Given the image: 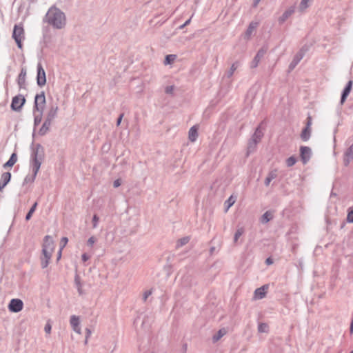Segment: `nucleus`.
Instances as JSON below:
<instances>
[{
    "label": "nucleus",
    "instance_id": "obj_18",
    "mask_svg": "<svg viewBox=\"0 0 353 353\" xmlns=\"http://www.w3.org/2000/svg\"><path fill=\"white\" fill-rule=\"evenodd\" d=\"M353 159V144L345 151L344 154L343 161L345 165H347Z\"/></svg>",
    "mask_w": 353,
    "mask_h": 353
},
{
    "label": "nucleus",
    "instance_id": "obj_3",
    "mask_svg": "<svg viewBox=\"0 0 353 353\" xmlns=\"http://www.w3.org/2000/svg\"><path fill=\"white\" fill-rule=\"evenodd\" d=\"M43 157V148L41 147L40 145H37L36 148L34 149L31 156V168L32 171V172H34V174H37L40 169Z\"/></svg>",
    "mask_w": 353,
    "mask_h": 353
},
{
    "label": "nucleus",
    "instance_id": "obj_52",
    "mask_svg": "<svg viewBox=\"0 0 353 353\" xmlns=\"http://www.w3.org/2000/svg\"><path fill=\"white\" fill-rule=\"evenodd\" d=\"M90 258V256L88 255V254L86 253H83L81 256V259L83 262H85L87 261L88 260H89Z\"/></svg>",
    "mask_w": 353,
    "mask_h": 353
},
{
    "label": "nucleus",
    "instance_id": "obj_31",
    "mask_svg": "<svg viewBox=\"0 0 353 353\" xmlns=\"http://www.w3.org/2000/svg\"><path fill=\"white\" fill-rule=\"evenodd\" d=\"M245 230L243 227L238 228L236 231L234 233V242L236 243L238 242L239 239L243 235Z\"/></svg>",
    "mask_w": 353,
    "mask_h": 353
},
{
    "label": "nucleus",
    "instance_id": "obj_6",
    "mask_svg": "<svg viewBox=\"0 0 353 353\" xmlns=\"http://www.w3.org/2000/svg\"><path fill=\"white\" fill-rule=\"evenodd\" d=\"M26 102L25 97L19 94L13 97L11 103V108L14 111H19Z\"/></svg>",
    "mask_w": 353,
    "mask_h": 353
},
{
    "label": "nucleus",
    "instance_id": "obj_58",
    "mask_svg": "<svg viewBox=\"0 0 353 353\" xmlns=\"http://www.w3.org/2000/svg\"><path fill=\"white\" fill-rule=\"evenodd\" d=\"M62 250L63 249H61L59 250V252H58V256H57V260H59L61 256V252H62Z\"/></svg>",
    "mask_w": 353,
    "mask_h": 353
},
{
    "label": "nucleus",
    "instance_id": "obj_60",
    "mask_svg": "<svg viewBox=\"0 0 353 353\" xmlns=\"http://www.w3.org/2000/svg\"><path fill=\"white\" fill-rule=\"evenodd\" d=\"M257 90V88H252L250 90V92H252L254 91H256Z\"/></svg>",
    "mask_w": 353,
    "mask_h": 353
},
{
    "label": "nucleus",
    "instance_id": "obj_17",
    "mask_svg": "<svg viewBox=\"0 0 353 353\" xmlns=\"http://www.w3.org/2000/svg\"><path fill=\"white\" fill-rule=\"evenodd\" d=\"M352 83H353V81L352 80H350L345 89L343 90V92L342 93V95H341V103L343 104L345 101L346 100V98L349 95L351 90H352Z\"/></svg>",
    "mask_w": 353,
    "mask_h": 353
},
{
    "label": "nucleus",
    "instance_id": "obj_24",
    "mask_svg": "<svg viewBox=\"0 0 353 353\" xmlns=\"http://www.w3.org/2000/svg\"><path fill=\"white\" fill-rule=\"evenodd\" d=\"M311 0H301L298 8L300 12H304L310 5Z\"/></svg>",
    "mask_w": 353,
    "mask_h": 353
},
{
    "label": "nucleus",
    "instance_id": "obj_23",
    "mask_svg": "<svg viewBox=\"0 0 353 353\" xmlns=\"http://www.w3.org/2000/svg\"><path fill=\"white\" fill-rule=\"evenodd\" d=\"M303 52L301 51L294 56L292 61L290 65V68L291 69L294 68L299 63V62L303 59Z\"/></svg>",
    "mask_w": 353,
    "mask_h": 353
},
{
    "label": "nucleus",
    "instance_id": "obj_48",
    "mask_svg": "<svg viewBox=\"0 0 353 353\" xmlns=\"http://www.w3.org/2000/svg\"><path fill=\"white\" fill-rule=\"evenodd\" d=\"M253 146H254L253 141L250 140L248 143V153L252 152L255 150V149H253Z\"/></svg>",
    "mask_w": 353,
    "mask_h": 353
},
{
    "label": "nucleus",
    "instance_id": "obj_33",
    "mask_svg": "<svg viewBox=\"0 0 353 353\" xmlns=\"http://www.w3.org/2000/svg\"><path fill=\"white\" fill-rule=\"evenodd\" d=\"M258 331L260 333H268L269 331V326L264 323H260L258 325Z\"/></svg>",
    "mask_w": 353,
    "mask_h": 353
},
{
    "label": "nucleus",
    "instance_id": "obj_51",
    "mask_svg": "<svg viewBox=\"0 0 353 353\" xmlns=\"http://www.w3.org/2000/svg\"><path fill=\"white\" fill-rule=\"evenodd\" d=\"M174 86L173 85H168L165 88V92L167 93V94H172L173 93V91H174Z\"/></svg>",
    "mask_w": 353,
    "mask_h": 353
},
{
    "label": "nucleus",
    "instance_id": "obj_15",
    "mask_svg": "<svg viewBox=\"0 0 353 353\" xmlns=\"http://www.w3.org/2000/svg\"><path fill=\"white\" fill-rule=\"evenodd\" d=\"M26 70L25 69H21V72L19 73L17 78V83L19 87V89H25L26 88Z\"/></svg>",
    "mask_w": 353,
    "mask_h": 353
},
{
    "label": "nucleus",
    "instance_id": "obj_28",
    "mask_svg": "<svg viewBox=\"0 0 353 353\" xmlns=\"http://www.w3.org/2000/svg\"><path fill=\"white\" fill-rule=\"evenodd\" d=\"M34 114V125H39L42 120L43 112H33Z\"/></svg>",
    "mask_w": 353,
    "mask_h": 353
},
{
    "label": "nucleus",
    "instance_id": "obj_63",
    "mask_svg": "<svg viewBox=\"0 0 353 353\" xmlns=\"http://www.w3.org/2000/svg\"><path fill=\"white\" fill-rule=\"evenodd\" d=\"M350 353H353V350Z\"/></svg>",
    "mask_w": 353,
    "mask_h": 353
},
{
    "label": "nucleus",
    "instance_id": "obj_44",
    "mask_svg": "<svg viewBox=\"0 0 353 353\" xmlns=\"http://www.w3.org/2000/svg\"><path fill=\"white\" fill-rule=\"evenodd\" d=\"M68 239L67 237H63L61 239V243H60V248L61 249H63V248L66 245V244L68 243Z\"/></svg>",
    "mask_w": 353,
    "mask_h": 353
},
{
    "label": "nucleus",
    "instance_id": "obj_38",
    "mask_svg": "<svg viewBox=\"0 0 353 353\" xmlns=\"http://www.w3.org/2000/svg\"><path fill=\"white\" fill-rule=\"evenodd\" d=\"M189 240H190V238L188 236L182 238L177 241L176 246L181 247V246L185 245L186 243H188Z\"/></svg>",
    "mask_w": 353,
    "mask_h": 353
},
{
    "label": "nucleus",
    "instance_id": "obj_41",
    "mask_svg": "<svg viewBox=\"0 0 353 353\" xmlns=\"http://www.w3.org/2000/svg\"><path fill=\"white\" fill-rule=\"evenodd\" d=\"M261 61V59L257 57L256 56H255L253 59V60L252 61L251 63H250V67L252 68H255L258 66L259 62Z\"/></svg>",
    "mask_w": 353,
    "mask_h": 353
},
{
    "label": "nucleus",
    "instance_id": "obj_43",
    "mask_svg": "<svg viewBox=\"0 0 353 353\" xmlns=\"http://www.w3.org/2000/svg\"><path fill=\"white\" fill-rule=\"evenodd\" d=\"M99 221V217L97 214H94L93 216L92 220L93 228H97L98 227Z\"/></svg>",
    "mask_w": 353,
    "mask_h": 353
},
{
    "label": "nucleus",
    "instance_id": "obj_34",
    "mask_svg": "<svg viewBox=\"0 0 353 353\" xmlns=\"http://www.w3.org/2000/svg\"><path fill=\"white\" fill-rule=\"evenodd\" d=\"M276 177V173L275 171H272L271 172L269 173L268 176L266 177L265 180V185H269L271 181L273 180L274 179H275Z\"/></svg>",
    "mask_w": 353,
    "mask_h": 353
},
{
    "label": "nucleus",
    "instance_id": "obj_62",
    "mask_svg": "<svg viewBox=\"0 0 353 353\" xmlns=\"http://www.w3.org/2000/svg\"><path fill=\"white\" fill-rule=\"evenodd\" d=\"M88 339H87V338L85 337V342H84V343H85V344H87V343H88Z\"/></svg>",
    "mask_w": 353,
    "mask_h": 353
},
{
    "label": "nucleus",
    "instance_id": "obj_32",
    "mask_svg": "<svg viewBox=\"0 0 353 353\" xmlns=\"http://www.w3.org/2000/svg\"><path fill=\"white\" fill-rule=\"evenodd\" d=\"M272 219V214L267 211L265 212L263 216H261V221L263 223H267L268 221H270Z\"/></svg>",
    "mask_w": 353,
    "mask_h": 353
},
{
    "label": "nucleus",
    "instance_id": "obj_29",
    "mask_svg": "<svg viewBox=\"0 0 353 353\" xmlns=\"http://www.w3.org/2000/svg\"><path fill=\"white\" fill-rule=\"evenodd\" d=\"M51 124V123L44 121L41 128L39 129V133L41 135L46 134L49 131Z\"/></svg>",
    "mask_w": 353,
    "mask_h": 353
},
{
    "label": "nucleus",
    "instance_id": "obj_61",
    "mask_svg": "<svg viewBox=\"0 0 353 353\" xmlns=\"http://www.w3.org/2000/svg\"><path fill=\"white\" fill-rule=\"evenodd\" d=\"M215 250V248L214 247H212L210 248V253H213V252Z\"/></svg>",
    "mask_w": 353,
    "mask_h": 353
},
{
    "label": "nucleus",
    "instance_id": "obj_2",
    "mask_svg": "<svg viewBox=\"0 0 353 353\" xmlns=\"http://www.w3.org/2000/svg\"><path fill=\"white\" fill-rule=\"evenodd\" d=\"M54 250V243L52 238L49 235L46 236L42 245L43 256L41 258V265L42 268L48 267Z\"/></svg>",
    "mask_w": 353,
    "mask_h": 353
},
{
    "label": "nucleus",
    "instance_id": "obj_45",
    "mask_svg": "<svg viewBox=\"0 0 353 353\" xmlns=\"http://www.w3.org/2000/svg\"><path fill=\"white\" fill-rule=\"evenodd\" d=\"M266 52V50L265 49H260L258 52L256 53V56L259 58H260L261 59L263 58V57L264 56V54H265Z\"/></svg>",
    "mask_w": 353,
    "mask_h": 353
},
{
    "label": "nucleus",
    "instance_id": "obj_40",
    "mask_svg": "<svg viewBox=\"0 0 353 353\" xmlns=\"http://www.w3.org/2000/svg\"><path fill=\"white\" fill-rule=\"evenodd\" d=\"M97 241V239L95 236H90L87 241V245L92 248L94 244Z\"/></svg>",
    "mask_w": 353,
    "mask_h": 353
},
{
    "label": "nucleus",
    "instance_id": "obj_1",
    "mask_svg": "<svg viewBox=\"0 0 353 353\" xmlns=\"http://www.w3.org/2000/svg\"><path fill=\"white\" fill-rule=\"evenodd\" d=\"M44 21L57 30L63 29L66 26V17L64 12L54 6L48 10L45 16Z\"/></svg>",
    "mask_w": 353,
    "mask_h": 353
},
{
    "label": "nucleus",
    "instance_id": "obj_14",
    "mask_svg": "<svg viewBox=\"0 0 353 353\" xmlns=\"http://www.w3.org/2000/svg\"><path fill=\"white\" fill-rule=\"evenodd\" d=\"M268 287L267 285H263L255 290L254 292V299H262L265 296Z\"/></svg>",
    "mask_w": 353,
    "mask_h": 353
},
{
    "label": "nucleus",
    "instance_id": "obj_50",
    "mask_svg": "<svg viewBox=\"0 0 353 353\" xmlns=\"http://www.w3.org/2000/svg\"><path fill=\"white\" fill-rule=\"evenodd\" d=\"M312 117L311 116H308L307 117V121H306V125L305 127H308L310 128H312Z\"/></svg>",
    "mask_w": 353,
    "mask_h": 353
},
{
    "label": "nucleus",
    "instance_id": "obj_27",
    "mask_svg": "<svg viewBox=\"0 0 353 353\" xmlns=\"http://www.w3.org/2000/svg\"><path fill=\"white\" fill-rule=\"evenodd\" d=\"M74 285L77 289L79 294L80 295L82 294H83V289H82L83 285L81 282L80 276L78 274H76L74 276Z\"/></svg>",
    "mask_w": 353,
    "mask_h": 353
},
{
    "label": "nucleus",
    "instance_id": "obj_54",
    "mask_svg": "<svg viewBox=\"0 0 353 353\" xmlns=\"http://www.w3.org/2000/svg\"><path fill=\"white\" fill-rule=\"evenodd\" d=\"M191 21V18H190L188 20H187L183 25L180 26L179 29H183L184 27L190 24Z\"/></svg>",
    "mask_w": 353,
    "mask_h": 353
},
{
    "label": "nucleus",
    "instance_id": "obj_37",
    "mask_svg": "<svg viewBox=\"0 0 353 353\" xmlns=\"http://www.w3.org/2000/svg\"><path fill=\"white\" fill-rule=\"evenodd\" d=\"M176 59V56L175 54H168L165 57L164 64L168 65L172 63Z\"/></svg>",
    "mask_w": 353,
    "mask_h": 353
},
{
    "label": "nucleus",
    "instance_id": "obj_10",
    "mask_svg": "<svg viewBox=\"0 0 353 353\" xmlns=\"http://www.w3.org/2000/svg\"><path fill=\"white\" fill-rule=\"evenodd\" d=\"M300 156L303 164H306L311 158L312 150L309 147L301 146L300 148Z\"/></svg>",
    "mask_w": 353,
    "mask_h": 353
},
{
    "label": "nucleus",
    "instance_id": "obj_25",
    "mask_svg": "<svg viewBox=\"0 0 353 353\" xmlns=\"http://www.w3.org/2000/svg\"><path fill=\"white\" fill-rule=\"evenodd\" d=\"M227 333V330L225 328L220 329L212 337V341L214 342L218 341L221 339L224 335Z\"/></svg>",
    "mask_w": 353,
    "mask_h": 353
},
{
    "label": "nucleus",
    "instance_id": "obj_53",
    "mask_svg": "<svg viewBox=\"0 0 353 353\" xmlns=\"http://www.w3.org/2000/svg\"><path fill=\"white\" fill-rule=\"evenodd\" d=\"M85 337L87 339H89L92 334L91 330L90 328H85Z\"/></svg>",
    "mask_w": 353,
    "mask_h": 353
},
{
    "label": "nucleus",
    "instance_id": "obj_4",
    "mask_svg": "<svg viewBox=\"0 0 353 353\" xmlns=\"http://www.w3.org/2000/svg\"><path fill=\"white\" fill-rule=\"evenodd\" d=\"M19 49L23 48V41L25 40V30L21 24H17L14 26L12 35Z\"/></svg>",
    "mask_w": 353,
    "mask_h": 353
},
{
    "label": "nucleus",
    "instance_id": "obj_11",
    "mask_svg": "<svg viewBox=\"0 0 353 353\" xmlns=\"http://www.w3.org/2000/svg\"><path fill=\"white\" fill-rule=\"evenodd\" d=\"M70 323L74 332L79 334H81L80 319L78 316L72 315L70 319Z\"/></svg>",
    "mask_w": 353,
    "mask_h": 353
},
{
    "label": "nucleus",
    "instance_id": "obj_16",
    "mask_svg": "<svg viewBox=\"0 0 353 353\" xmlns=\"http://www.w3.org/2000/svg\"><path fill=\"white\" fill-rule=\"evenodd\" d=\"M352 83H353V81L352 80H350L345 89L343 90V92L342 93V95H341V103L343 104L345 101L346 100V98L349 95L351 90H352Z\"/></svg>",
    "mask_w": 353,
    "mask_h": 353
},
{
    "label": "nucleus",
    "instance_id": "obj_5",
    "mask_svg": "<svg viewBox=\"0 0 353 353\" xmlns=\"http://www.w3.org/2000/svg\"><path fill=\"white\" fill-rule=\"evenodd\" d=\"M46 97L43 92L37 94L34 98L33 112H43L46 105Z\"/></svg>",
    "mask_w": 353,
    "mask_h": 353
},
{
    "label": "nucleus",
    "instance_id": "obj_8",
    "mask_svg": "<svg viewBox=\"0 0 353 353\" xmlns=\"http://www.w3.org/2000/svg\"><path fill=\"white\" fill-rule=\"evenodd\" d=\"M37 81L38 85L41 87L43 86L46 83V72L41 63H38L37 65Z\"/></svg>",
    "mask_w": 353,
    "mask_h": 353
},
{
    "label": "nucleus",
    "instance_id": "obj_42",
    "mask_svg": "<svg viewBox=\"0 0 353 353\" xmlns=\"http://www.w3.org/2000/svg\"><path fill=\"white\" fill-rule=\"evenodd\" d=\"M296 162V159L294 157H290L287 159L286 160V164L288 167H291L294 165Z\"/></svg>",
    "mask_w": 353,
    "mask_h": 353
},
{
    "label": "nucleus",
    "instance_id": "obj_55",
    "mask_svg": "<svg viewBox=\"0 0 353 353\" xmlns=\"http://www.w3.org/2000/svg\"><path fill=\"white\" fill-rule=\"evenodd\" d=\"M121 181L119 179L115 180L113 183V185L114 188H118L119 186L121 185Z\"/></svg>",
    "mask_w": 353,
    "mask_h": 353
},
{
    "label": "nucleus",
    "instance_id": "obj_39",
    "mask_svg": "<svg viewBox=\"0 0 353 353\" xmlns=\"http://www.w3.org/2000/svg\"><path fill=\"white\" fill-rule=\"evenodd\" d=\"M36 176L37 174H34V172H32V174L31 175L26 176L24 179V183H32L34 181Z\"/></svg>",
    "mask_w": 353,
    "mask_h": 353
},
{
    "label": "nucleus",
    "instance_id": "obj_49",
    "mask_svg": "<svg viewBox=\"0 0 353 353\" xmlns=\"http://www.w3.org/2000/svg\"><path fill=\"white\" fill-rule=\"evenodd\" d=\"M51 329H52L51 324L49 322H48L46 324L45 327H44V330H45L46 333L50 334L51 332Z\"/></svg>",
    "mask_w": 353,
    "mask_h": 353
},
{
    "label": "nucleus",
    "instance_id": "obj_21",
    "mask_svg": "<svg viewBox=\"0 0 353 353\" xmlns=\"http://www.w3.org/2000/svg\"><path fill=\"white\" fill-rule=\"evenodd\" d=\"M198 137V128L194 125L190 128L188 132V139L191 142H194Z\"/></svg>",
    "mask_w": 353,
    "mask_h": 353
},
{
    "label": "nucleus",
    "instance_id": "obj_56",
    "mask_svg": "<svg viewBox=\"0 0 353 353\" xmlns=\"http://www.w3.org/2000/svg\"><path fill=\"white\" fill-rule=\"evenodd\" d=\"M123 114H121L119 117V118H118V119H117V125H119L121 124V121H122V118H123Z\"/></svg>",
    "mask_w": 353,
    "mask_h": 353
},
{
    "label": "nucleus",
    "instance_id": "obj_19",
    "mask_svg": "<svg viewBox=\"0 0 353 353\" xmlns=\"http://www.w3.org/2000/svg\"><path fill=\"white\" fill-rule=\"evenodd\" d=\"M263 134L259 128H256L255 132L254 133L251 140L253 141V149L256 148V144L260 142Z\"/></svg>",
    "mask_w": 353,
    "mask_h": 353
},
{
    "label": "nucleus",
    "instance_id": "obj_20",
    "mask_svg": "<svg viewBox=\"0 0 353 353\" xmlns=\"http://www.w3.org/2000/svg\"><path fill=\"white\" fill-rule=\"evenodd\" d=\"M258 26V23L257 22H251L246 30V32H245V39H250V38L251 37L252 33L255 31V30L256 29Z\"/></svg>",
    "mask_w": 353,
    "mask_h": 353
},
{
    "label": "nucleus",
    "instance_id": "obj_30",
    "mask_svg": "<svg viewBox=\"0 0 353 353\" xmlns=\"http://www.w3.org/2000/svg\"><path fill=\"white\" fill-rule=\"evenodd\" d=\"M17 161V157L15 153L12 154L9 160L3 165V168L12 167Z\"/></svg>",
    "mask_w": 353,
    "mask_h": 353
},
{
    "label": "nucleus",
    "instance_id": "obj_59",
    "mask_svg": "<svg viewBox=\"0 0 353 353\" xmlns=\"http://www.w3.org/2000/svg\"><path fill=\"white\" fill-rule=\"evenodd\" d=\"M261 0H254V6H256Z\"/></svg>",
    "mask_w": 353,
    "mask_h": 353
},
{
    "label": "nucleus",
    "instance_id": "obj_22",
    "mask_svg": "<svg viewBox=\"0 0 353 353\" xmlns=\"http://www.w3.org/2000/svg\"><path fill=\"white\" fill-rule=\"evenodd\" d=\"M312 133V128H310L308 127H305L301 133V138L303 141H307L310 137Z\"/></svg>",
    "mask_w": 353,
    "mask_h": 353
},
{
    "label": "nucleus",
    "instance_id": "obj_36",
    "mask_svg": "<svg viewBox=\"0 0 353 353\" xmlns=\"http://www.w3.org/2000/svg\"><path fill=\"white\" fill-rule=\"evenodd\" d=\"M37 202H35L32 206L31 207V208L30 209L29 212H28V214H26V221H29L32 216V214L35 212L36 209H37Z\"/></svg>",
    "mask_w": 353,
    "mask_h": 353
},
{
    "label": "nucleus",
    "instance_id": "obj_35",
    "mask_svg": "<svg viewBox=\"0 0 353 353\" xmlns=\"http://www.w3.org/2000/svg\"><path fill=\"white\" fill-rule=\"evenodd\" d=\"M236 199L233 196H230L228 200L225 202V205L226 206L225 211L227 212L230 207H232L235 203Z\"/></svg>",
    "mask_w": 353,
    "mask_h": 353
},
{
    "label": "nucleus",
    "instance_id": "obj_13",
    "mask_svg": "<svg viewBox=\"0 0 353 353\" xmlns=\"http://www.w3.org/2000/svg\"><path fill=\"white\" fill-rule=\"evenodd\" d=\"M11 179V174L10 172H3L0 179V192H2L4 188L7 185V184L10 182Z\"/></svg>",
    "mask_w": 353,
    "mask_h": 353
},
{
    "label": "nucleus",
    "instance_id": "obj_57",
    "mask_svg": "<svg viewBox=\"0 0 353 353\" xmlns=\"http://www.w3.org/2000/svg\"><path fill=\"white\" fill-rule=\"evenodd\" d=\"M266 264L271 265L273 263V261L271 258H268L265 261Z\"/></svg>",
    "mask_w": 353,
    "mask_h": 353
},
{
    "label": "nucleus",
    "instance_id": "obj_9",
    "mask_svg": "<svg viewBox=\"0 0 353 353\" xmlns=\"http://www.w3.org/2000/svg\"><path fill=\"white\" fill-rule=\"evenodd\" d=\"M295 6L288 7L278 18L279 24H283L295 12Z\"/></svg>",
    "mask_w": 353,
    "mask_h": 353
},
{
    "label": "nucleus",
    "instance_id": "obj_47",
    "mask_svg": "<svg viewBox=\"0 0 353 353\" xmlns=\"http://www.w3.org/2000/svg\"><path fill=\"white\" fill-rule=\"evenodd\" d=\"M347 221L349 223H353V210L348 212L347 216Z\"/></svg>",
    "mask_w": 353,
    "mask_h": 353
},
{
    "label": "nucleus",
    "instance_id": "obj_46",
    "mask_svg": "<svg viewBox=\"0 0 353 353\" xmlns=\"http://www.w3.org/2000/svg\"><path fill=\"white\" fill-rule=\"evenodd\" d=\"M152 292L151 290L145 291L143 294V301H145L147 300V299L152 294Z\"/></svg>",
    "mask_w": 353,
    "mask_h": 353
},
{
    "label": "nucleus",
    "instance_id": "obj_12",
    "mask_svg": "<svg viewBox=\"0 0 353 353\" xmlns=\"http://www.w3.org/2000/svg\"><path fill=\"white\" fill-rule=\"evenodd\" d=\"M58 109L57 105L50 107L46 114L45 121L52 123L57 117Z\"/></svg>",
    "mask_w": 353,
    "mask_h": 353
},
{
    "label": "nucleus",
    "instance_id": "obj_7",
    "mask_svg": "<svg viewBox=\"0 0 353 353\" xmlns=\"http://www.w3.org/2000/svg\"><path fill=\"white\" fill-rule=\"evenodd\" d=\"M23 303L21 299H12L9 305L8 309L12 312H19L23 310Z\"/></svg>",
    "mask_w": 353,
    "mask_h": 353
},
{
    "label": "nucleus",
    "instance_id": "obj_26",
    "mask_svg": "<svg viewBox=\"0 0 353 353\" xmlns=\"http://www.w3.org/2000/svg\"><path fill=\"white\" fill-rule=\"evenodd\" d=\"M239 66V63L238 61L233 63L232 64L230 70L226 72L225 76L228 78H230L234 74V72L236 71V70L238 68Z\"/></svg>",
    "mask_w": 353,
    "mask_h": 353
}]
</instances>
